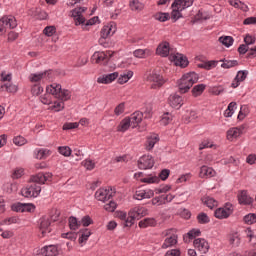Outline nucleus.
Wrapping results in <instances>:
<instances>
[{
	"instance_id": "f257e3e1",
	"label": "nucleus",
	"mask_w": 256,
	"mask_h": 256,
	"mask_svg": "<svg viewBox=\"0 0 256 256\" xmlns=\"http://www.w3.org/2000/svg\"><path fill=\"white\" fill-rule=\"evenodd\" d=\"M53 174L50 172L38 173L34 176H31L30 183L22 188L21 193L23 197L31 199V197H39L41 193V185L51 181Z\"/></svg>"
},
{
	"instance_id": "f03ea898",
	"label": "nucleus",
	"mask_w": 256,
	"mask_h": 256,
	"mask_svg": "<svg viewBox=\"0 0 256 256\" xmlns=\"http://www.w3.org/2000/svg\"><path fill=\"white\" fill-rule=\"evenodd\" d=\"M197 81H199V75H197V73L189 72L184 74L181 79L178 80V89L180 93H187Z\"/></svg>"
},
{
	"instance_id": "7ed1b4c3",
	"label": "nucleus",
	"mask_w": 256,
	"mask_h": 256,
	"mask_svg": "<svg viewBox=\"0 0 256 256\" xmlns=\"http://www.w3.org/2000/svg\"><path fill=\"white\" fill-rule=\"evenodd\" d=\"M191 5H193V0H174L171 5V19H173L174 21H178V19H181V17H183V14H181V12L185 11V9H188V7H191Z\"/></svg>"
},
{
	"instance_id": "20e7f679",
	"label": "nucleus",
	"mask_w": 256,
	"mask_h": 256,
	"mask_svg": "<svg viewBox=\"0 0 256 256\" xmlns=\"http://www.w3.org/2000/svg\"><path fill=\"white\" fill-rule=\"evenodd\" d=\"M47 93H51L53 97L56 99H60V101H69L71 99V92L69 90H62L61 84L53 83L47 86Z\"/></svg>"
},
{
	"instance_id": "39448f33",
	"label": "nucleus",
	"mask_w": 256,
	"mask_h": 256,
	"mask_svg": "<svg viewBox=\"0 0 256 256\" xmlns=\"http://www.w3.org/2000/svg\"><path fill=\"white\" fill-rule=\"evenodd\" d=\"M162 235L166 237L162 244V249H169L170 247H175L179 242V236L177 235V230L170 228L162 232Z\"/></svg>"
},
{
	"instance_id": "423d86ee",
	"label": "nucleus",
	"mask_w": 256,
	"mask_h": 256,
	"mask_svg": "<svg viewBox=\"0 0 256 256\" xmlns=\"http://www.w3.org/2000/svg\"><path fill=\"white\" fill-rule=\"evenodd\" d=\"M148 210L143 206H136L128 212V220L126 221V227H133L135 225V219H141L147 215Z\"/></svg>"
},
{
	"instance_id": "0eeeda50",
	"label": "nucleus",
	"mask_w": 256,
	"mask_h": 256,
	"mask_svg": "<svg viewBox=\"0 0 256 256\" xmlns=\"http://www.w3.org/2000/svg\"><path fill=\"white\" fill-rule=\"evenodd\" d=\"M147 81L150 83L151 89H161L167 83V79L157 71L151 72L147 77Z\"/></svg>"
},
{
	"instance_id": "6e6552de",
	"label": "nucleus",
	"mask_w": 256,
	"mask_h": 256,
	"mask_svg": "<svg viewBox=\"0 0 256 256\" xmlns=\"http://www.w3.org/2000/svg\"><path fill=\"white\" fill-rule=\"evenodd\" d=\"M17 27V19L15 16H4L0 19V35H5L7 29H15Z\"/></svg>"
},
{
	"instance_id": "1a4fd4ad",
	"label": "nucleus",
	"mask_w": 256,
	"mask_h": 256,
	"mask_svg": "<svg viewBox=\"0 0 256 256\" xmlns=\"http://www.w3.org/2000/svg\"><path fill=\"white\" fill-rule=\"evenodd\" d=\"M112 57H113V52L110 50L102 51V52H95L92 55V61H93V63L107 65V63H109V60Z\"/></svg>"
},
{
	"instance_id": "9d476101",
	"label": "nucleus",
	"mask_w": 256,
	"mask_h": 256,
	"mask_svg": "<svg viewBox=\"0 0 256 256\" xmlns=\"http://www.w3.org/2000/svg\"><path fill=\"white\" fill-rule=\"evenodd\" d=\"M233 213V204L226 203L223 207L217 208L214 212L216 219H229Z\"/></svg>"
},
{
	"instance_id": "9b49d317",
	"label": "nucleus",
	"mask_w": 256,
	"mask_h": 256,
	"mask_svg": "<svg viewBox=\"0 0 256 256\" xmlns=\"http://www.w3.org/2000/svg\"><path fill=\"white\" fill-rule=\"evenodd\" d=\"M51 70L40 73H31L28 77L30 83L40 84L41 81H49L51 79Z\"/></svg>"
},
{
	"instance_id": "f8f14e48",
	"label": "nucleus",
	"mask_w": 256,
	"mask_h": 256,
	"mask_svg": "<svg viewBox=\"0 0 256 256\" xmlns=\"http://www.w3.org/2000/svg\"><path fill=\"white\" fill-rule=\"evenodd\" d=\"M85 11H87L86 7H78L71 10L70 14L71 17H73L76 26L84 25L85 17L83 16V13H85Z\"/></svg>"
},
{
	"instance_id": "ddd939ff",
	"label": "nucleus",
	"mask_w": 256,
	"mask_h": 256,
	"mask_svg": "<svg viewBox=\"0 0 256 256\" xmlns=\"http://www.w3.org/2000/svg\"><path fill=\"white\" fill-rule=\"evenodd\" d=\"M111 197H113V189H111V187L100 188L95 192V198L97 201H102V203L109 201Z\"/></svg>"
},
{
	"instance_id": "4468645a",
	"label": "nucleus",
	"mask_w": 256,
	"mask_h": 256,
	"mask_svg": "<svg viewBox=\"0 0 256 256\" xmlns=\"http://www.w3.org/2000/svg\"><path fill=\"white\" fill-rule=\"evenodd\" d=\"M53 219L49 216H44L42 218H40L39 220V229L41 232L42 237H45L47 233H49L51 231V223H52Z\"/></svg>"
},
{
	"instance_id": "2eb2a0df",
	"label": "nucleus",
	"mask_w": 256,
	"mask_h": 256,
	"mask_svg": "<svg viewBox=\"0 0 256 256\" xmlns=\"http://www.w3.org/2000/svg\"><path fill=\"white\" fill-rule=\"evenodd\" d=\"M155 165V160L153 159V156L151 155H143L138 160V167L139 169H153V166Z\"/></svg>"
},
{
	"instance_id": "dca6fc26",
	"label": "nucleus",
	"mask_w": 256,
	"mask_h": 256,
	"mask_svg": "<svg viewBox=\"0 0 256 256\" xmlns=\"http://www.w3.org/2000/svg\"><path fill=\"white\" fill-rule=\"evenodd\" d=\"M173 199H175V196H173V194H162L153 198L151 202L152 205H156L157 207H159V205H166V203H171Z\"/></svg>"
},
{
	"instance_id": "f3484780",
	"label": "nucleus",
	"mask_w": 256,
	"mask_h": 256,
	"mask_svg": "<svg viewBox=\"0 0 256 256\" xmlns=\"http://www.w3.org/2000/svg\"><path fill=\"white\" fill-rule=\"evenodd\" d=\"M245 130V127L239 126V127H232L226 132V137L228 141H235V139H239L241 135H243V131Z\"/></svg>"
},
{
	"instance_id": "a211bd4d",
	"label": "nucleus",
	"mask_w": 256,
	"mask_h": 256,
	"mask_svg": "<svg viewBox=\"0 0 256 256\" xmlns=\"http://www.w3.org/2000/svg\"><path fill=\"white\" fill-rule=\"evenodd\" d=\"M170 60L173 61L174 65L177 67L185 68L189 65V60H187V57L183 56V54H172L170 55Z\"/></svg>"
},
{
	"instance_id": "6ab92c4d",
	"label": "nucleus",
	"mask_w": 256,
	"mask_h": 256,
	"mask_svg": "<svg viewBox=\"0 0 256 256\" xmlns=\"http://www.w3.org/2000/svg\"><path fill=\"white\" fill-rule=\"evenodd\" d=\"M117 77H119V72L104 74L97 78V83H100L102 85H109V83H113V81H115Z\"/></svg>"
},
{
	"instance_id": "aec40b11",
	"label": "nucleus",
	"mask_w": 256,
	"mask_h": 256,
	"mask_svg": "<svg viewBox=\"0 0 256 256\" xmlns=\"http://www.w3.org/2000/svg\"><path fill=\"white\" fill-rule=\"evenodd\" d=\"M194 247L197 251H200L202 254L209 252V242L203 238H197L194 240Z\"/></svg>"
},
{
	"instance_id": "412c9836",
	"label": "nucleus",
	"mask_w": 256,
	"mask_h": 256,
	"mask_svg": "<svg viewBox=\"0 0 256 256\" xmlns=\"http://www.w3.org/2000/svg\"><path fill=\"white\" fill-rule=\"evenodd\" d=\"M115 31H117V27H115V23L113 22L103 26L101 30L102 39H107V37H111L112 35H115Z\"/></svg>"
},
{
	"instance_id": "4be33fe9",
	"label": "nucleus",
	"mask_w": 256,
	"mask_h": 256,
	"mask_svg": "<svg viewBox=\"0 0 256 256\" xmlns=\"http://www.w3.org/2000/svg\"><path fill=\"white\" fill-rule=\"evenodd\" d=\"M128 120L130 121V125L132 129H135V127H138L139 123L143 121V112L141 111L134 112L133 114L130 115Z\"/></svg>"
},
{
	"instance_id": "5701e85b",
	"label": "nucleus",
	"mask_w": 256,
	"mask_h": 256,
	"mask_svg": "<svg viewBox=\"0 0 256 256\" xmlns=\"http://www.w3.org/2000/svg\"><path fill=\"white\" fill-rule=\"evenodd\" d=\"M238 202L240 205H252L253 198L249 196L247 190H242L238 193Z\"/></svg>"
},
{
	"instance_id": "b1692460",
	"label": "nucleus",
	"mask_w": 256,
	"mask_h": 256,
	"mask_svg": "<svg viewBox=\"0 0 256 256\" xmlns=\"http://www.w3.org/2000/svg\"><path fill=\"white\" fill-rule=\"evenodd\" d=\"M155 195L153 190H137L134 195V199L143 201V199H151Z\"/></svg>"
},
{
	"instance_id": "393cba45",
	"label": "nucleus",
	"mask_w": 256,
	"mask_h": 256,
	"mask_svg": "<svg viewBox=\"0 0 256 256\" xmlns=\"http://www.w3.org/2000/svg\"><path fill=\"white\" fill-rule=\"evenodd\" d=\"M41 253L44 256H58L59 255V248L57 247V245L44 246L41 249Z\"/></svg>"
},
{
	"instance_id": "a878e982",
	"label": "nucleus",
	"mask_w": 256,
	"mask_h": 256,
	"mask_svg": "<svg viewBox=\"0 0 256 256\" xmlns=\"http://www.w3.org/2000/svg\"><path fill=\"white\" fill-rule=\"evenodd\" d=\"M169 103L173 109H181L183 105V98L178 94H172L169 97Z\"/></svg>"
},
{
	"instance_id": "bb28decb",
	"label": "nucleus",
	"mask_w": 256,
	"mask_h": 256,
	"mask_svg": "<svg viewBox=\"0 0 256 256\" xmlns=\"http://www.w3.org/2000/svg\"><path fill=\"white\" fill-rule=\"evenodd\" d=\"M199 177L201 179H208V178H211V177H215V171L211 167L202 166L200 168Z\"/></svg>"
},
{
	"instance_id": "cd10ccee",
	"label": "nucleus",
	"mask_w": 256,
	"mask_h": 256,
	"mask_svg": "<svg viewBox=\"0 0 256 256\" xmlns=\"http://www.w3.org/2000/svg\"><path fill=\"white\" fill-rule=\"evenodd\" d=\"M170 49L171 48L169 47V42H162L158 45L156 53L161 57H168Z\"/></svg>"
},
{
	"instance_id": "c85d7f7f",
	"label": "nucleus",
	"mask_w": 256,
	"mask_h": 256,
	"mask_svg": "<svg viewBox=\"0 0 256 256\" xmlns=\"http://www.w3.org/2000/svg\"><path fill=\"white\" fill-rule=\"evenodd\" d=\"M153 54V51L151 49L146 48V49H137L133 52L134 57L137 59H147V57H151Z\"/></svg>"
},
{
	"instance_id": "c756f323",
	"label": "nucleus",
	"mask_w": 256,
	"mask_h": 256,
	"mask_svg": "<svg viewBox=\"0 0 256 256\" xmlns=\"http://www.w3.org/2000/svg\"><path fill=\"white\" fill-rule=\"evenodd\" d=\"M140 229H147V227H156L157 220L155 218H144L138 224Z\"/></svg>"
},
{
	"instance_id": "7c9ffc66",
	"label": "nucleus",
	"mask_w": 256,
	"mask_h": 256,
	"mask_svg": "<svg viewBox=\"0 0 256 256\" xmlns=\"http://www.w3.org/2000/svg\"><path fill=\"white\" fill-rule=\"evenodd\" d=\"M133 77V71L127 70L126 72L122 73L118 78L119 85H125L131 78Z\"/></svg>"
},
{
	"instance_id": "2f4dec72",
	"label": "nucleus",
	"mask_w": 256,
	"mask_h": 256,
	"mask_svg": "<svg viewBox=\"0 0 256 256\" xmlns=\"http://www.w3.org/2000/svg\"><path fill=\"white\" fill-rule=\"evenodd\" d=\"M89 237H91V230L84 229L80 231V237L78 239V242L80 245H83V243H87L89 240Z\"/></svg>"
},
{
	"instance_id": "473e14b6",
	"label": "nucleus",
	"mask_w": 256,
	"mask_h": 256,
	"mask_svg": "<svg viewBox=\"0 0 256 256\" xmlns=\"http://www.w3.org/2000/svg\"><path fill=\"white\" fill-rule=\"evenodd\" d=\"M141 183H147L151 185L153 183H159V176H155L153 174L147 175L144 178H140Z\"/></svg>"
},
{
	"instance_id": "72a5a7b5",
	"label": "nucleus",
	"mask_w": 256,
	"mask_h": 256,
	"mask_svg": "<svg viewBox=\"0 0 256 256\" xmlns=\"http://www.w3.org/2000/svg\"><path fill=\"white\" fill-rule=\"evenodd\" d=\"M229 243L232 247H239V245H241V237H239V233H232L229 237Z\"/></svg>"
},
{
	"instance_id": "f704fd0d",
	"label": "nucleus",
	"mask_w": 256,
	"mask_h": 256,
	"mask_svg": "<svg viewBox=\"0 0 256 256\" xmlns=\"http://www.w3.org/2000/svg\"><path fill=\"white\" fill-rule=\"evenodd\" d=\"M129 5L131 11H143V9H145V4L141 3L139 0H132Z\"/></svg>"
},
{
	"instance_id": "c9c22d12",
	"label": "nucleus",
	"mask_w": 256,
	"mask_h": 256,
	"mask_svg": "<svg viewBox=\"0 0 256 256\" xmlns=\"http://www.w3.org/2000/svg\"><path fill=\"white\" fill-rule=\"evenodd\" d=\"M129 127H131V122L129 121V118H124L118 125L117 131H119L120 133H125V131L129 129Z\"/></svg>"
},
{
	"instance_id": "e433bc0d",
	"label": "nucleus",
	"mask_w": 256,
	"mask_h": 256,
	"mask_svg": "<svg viewBox=\"0 0 256 256\" xmlns=\"http://www.w3.org/2000/svg\"><path fill=\"white\" fill-rule=\"evenodd\" d=\"M222 62L221 67L222 69H231L233 67H237L239 65V62L237 60H220Z\"/></svg>"
},
{
	"instance_id": "4c0bfd02",
	"label": "nucleus",
	"mask_w": 256,
	"mask_h": 256,
	"mask_svg": "<svg viewBox=\"0 0 256 256\" xmlns=\"http://www.w3.org/2000/svg\"><path fill=\"white\" fill-rule=\"evenodd\" d=\"M159 141V137L158 136H150L147 138L146 140V149L147 151H151V149H153V147H155V144Z\"/></svg>"
},
{
	"instance_id": "58836bf2",
	"label": "nucleus",
	"mask_w": 256,
	"mask_h": 256,
	"mask_svg": "<svg viewBox=\"0 0 256 256\" xmlns=\"http://www.w3.org/2000/svg\"><path fill=\"white\" fill-rule=\"evenodd\" d=\"M68 221L71 231H77V229L81 227V221L77 220V218L73 216H71Z\"/></svg>"
},
{
	"instance_id": "ea45409f",
	"label": "nucleus",
	"mask_w": 256,
	"mask_h": 256,
	"mask_svg": "<svg viewBox=\"0 0 256 256\" xmlns=\"http://www.w3.org/2000/svg\"><path fill=\"white\" fill-rule=\"evenodd\" d=\"M219 42L224 45V47H231L235 42V39L231 36H222L219 38Z\"/></svg>"
},
{
	"instance_id": "a19ab883",
	"label": "nucleus",
	"mask_w": 256,
	"mask_h": 256,
	"mask_svg": "<svg viewBox=\"0 0 256 256\" xmlns=\"http://www.w3.org/2000/svg\"><path fill=\"white\" fill-rule=\"evenodd\" d=\"M205 84H198L193 87L192 89V95L193 97H199V95L203 94V91H205Z\"/></svg>"
},
{
	"instance_id": "79ce46f5",
	"label": "nucleus",
	"mask_w": 256,
	"mask_h": 256,
	"mask_svg": "<svg viewBox=\"0 0 256 256\" xmlns=\"http://www.w3.org/2000/svg\"><path fill=\"white\" fill-rule=\"evenodd\" d=\"M51 155V151L47 149L36 150V159H47Z\"/></svg>"
},
{
	"instance_id": "37998d69",
	"label": "nucleus",
	"mask_w": 256,
	"mask_h": 256,
	"mask_svg": "<svg viewBox=\"0 0 256 256\" xmlns=\"http://www.w3.org/2000/svg\"><path fill=\"white\" fill-rule=\"evenodd\" d=\"M197 221L200 223V225H207L211 219H209V216L205 212H201L197 215Z\"/></svg>"
},
{
	"instance_id": "c03bdc74",
	"label": "nucleus",
	"mask_w": 256,
	"mask_h": 256,
	"mask_svg": "<svg viewBox=\"0 0 256 256\" xmlns=\"http://www.w3.org/2000/svg\"><path fill=\"white\" fill-rule=\"evenodd\" d=\"M51 95H53L52 93L47 92L42 96H40V101L41 103H43V105H52L53 101L51 100L52 97Z\"/></svg>"
},
{
	"instance_id": "a18cd8bd",
	"label": "nucleus",
	"mask_w": 256,
	"mask_h": 256,
	"mask_svg": "<svg viewBox=\"0 0 256 256\" xmlns=\"http://www.w3.org/2000/svg\"><path fill=\"white\" fill-rule=\"evenodd\" d=\"M64 108H65V103H63L62 100L55 101L50 106L51 111H56V112L63 111Z\"/></svg>"
},
{
	"instance_id": "49530a36",
	"label": "nucleus",
	"mask_w": 256,
	"mask_h": 256,
	"mask_svg": "<svg viewBox=\"0 0 256 256\" xmlns=\"http://www.w3.org/2000/svg\"><path fill=\"white\" fill-rule=\"evenodd\" d=\"M116 217L120 219V221H123L124 227H127V221H129V216H127V212L125 211H116L115 213Z\"/></svg>"
},
{
	"instance_id": "de8ad7c7",
	"label": "nucleus",
	"mask_w": 256,
	"mask_h": 256,
	"mask_svg": "<svg viewBox=\"0 0 256 256\" xmlns=\"http://www.w3.org/2000/svg\"><path fill=\"white\" fill-rule=\"evenodd\" d=\"M19 217L17 216H12V217H9V218H5L4 220H2L0 222L1 225H13V224H17L19 223Z\"/></svg>"
},
{
	"instance_id": "09e8293b",
	"label": "nucleus",
	"mask_w": 256,
	"mask_h": 256,
	"mask_svg": "<svg viewBox=\"0 0 256 256\" xmlns=\"http://www.w3.org/2000/svg\"><path fill=\"white\" fill-rule=\"evenodd\" d=\"M42 92H43V88H42L41 84H34V85H32V87H31V94L34 97H39V95H41Z\"/></svg>"
},
{
	"instance_id": "8fccbe9b",
	"label": "nucleus",
	"mask_w": 256,
	"mask_h": 256,
	"mask_svg": "<svg viewBox=\"0 0 256 256\" xmlns=\"http://www.w3.org/2000/svg\"><path fill=\"white\" fill-rule=\"evenodd\" d=\"M171 121H173V115H171L169 112H166L162 115L160 123L161 125H169Z\"/></svg>"
},
{
	"instance_id": "3c124183",
	"label": "nucleus",
	"mask_w": 256,
	"mask_h": 256,
	"mask_svg": "<svg viewBox=\"0 0 256 256\" xmlns=\"http://www.w3.org/2000/svg\"><path fill=\"white\" fill-rule=\"evenodd\" d=\"M58 153H60V155H63L64 157H71L72 151L69 146H59Z\"/></svg>"
},
{
	"instance_id": "603ef678",
	"label": "nucleus",
	"mask_w": 256,
	"mask_h": 256,
	"mask_svg": "<svg viewBox=\"0 0 256 256\" xmlns=\"http://www.w3.org/2000/svg\"><path fill=\"white\" fill-rule=\"evenodd\" d=\"M229 4L232 7H235V9H243L244 11L245 9H247V5H245L243 2L239 0H229Z\"/></svg>"
},
{
	"instance_id": "864d4df0",
	"label": "nucleus",
	"mask_w": 256,
	"mask_h": 256,
	"mask_svg": "<svg viewBox=\"0 0 256 256\" xmlns=\"http://www.w3.org/2000/svg\"><path fill=\"white\" fill-rule=\"evenodd\" d=\"M145 119H151V117H153V106L151 105H147L143 108L142 111Z\"/></svg>"
},
{
	"instance_id": "5fc2aeb1",
	"label": "nucleus",
	"mask_w": 256,
	"mask_h": 256,
	"mask_svg": "<svg viewBox=\"0 0 256 256\" xmlns=\"http://www.w3.org/2000/svg\"><path fill=\"white\" fill-rule=\"evenodd\" d=\"M245 235L249 239L250 243H252V245H256V236L251 228H247L245 230Z\"/></svg>"
},
{
	"instance_id": "6e6d98bb",
	"label": "nucleus",
	"mask_w": 256,
	"mask_h": 256,
	"mask_svg": "<svg viewBox=\"0 0 256 256\" xmlns=\"http://www.w3.org/2000/svg\"><path fill=\"white\" fill-rule=\"evenodd\" d=\"M4 191L8 194L15 193L17 191V184H15V183H6L4 185Z\"/></svg>"
},
{
	"instance_id": "4d7b16f0",
	"label": "nucleus",
	"mask_w": 256,
	"mask_h": 256,
	"mask_svg": "<svg viewBox=\"0 0 256 256\" xmlns=\"http://www.w3.org/2000/svg\"><path fill=\"white\" fill-rule=\"evenodd\" d=\"M218 64H219V61L211 60L204 63L201 67H203L207 71H211V69H215V67H217Z\"/></svg>"
},
{
	"instance_id": "13d9d810",
	"label": "nucleus",
	"mask_w": 256,
	"mask_h": 256,
	"mask_svg": "<svg viewBox=\"0 0 256 256\" xmlns=\"http://www.w3.org/2000/svg\"><path fill=\"white\" fill-rule=\"evenodd\" d=\"M43 33L46 37H53L57 33V28L55 26H47L44 28Z\"/></svg>"
},
{
	"instance_id": "bf43d9fd",
	"label": "nucleus",
	"mask_w": 256,
	"mask_h": 256,
	"mask_svg": "<svg viewBox=\"0 0 256 256\" xmlns=\"http://www.w3.org/2000/svg\"><path fill=\"white\" fill-rule=\"evenodd\" d=\"M204 205L208 206L209 209L217 207L218 202L211 197L204 198Z\"/></svg>"
},
{
	"instance_id": "052dcab7",
	"label": "nucleus",
	"mask_w": 256,
	"mask_h": 256,
	"mask_svg": "<svg viewBox=\"0 0 256 256\" xmlns=\"http://www.w3.org/2000/svg\"><path fill=\"white\" fill-rule=\"evenodd\" d=\"M199 235H201V230L192 229L184 236V239H187V237L188 239H195V237H199Z\"/></svg>"
},
{
	"instance_id": "680f3d73",
	"label": "nucleus",
	"mask_w": 256,
	"mask_h": 256,
	"mask_svg": "<svg viewBox=\"0 0 256 256\" xmlns=\"http://www.w3.org/2000/svg\"><path fill=\"white\" fill-rule=\"evenodd\" d=\"M244 223L247 225H253V223H256V214L250 213L244 216Z\"/></svg>"
},
{
	"instance_id": "e2e57ef3",
	"label": "nucleus",
	"mask_w": 256,
	"mask_h": 256,
	"mask_svg": "<svg viewBox=\"0 0 256 256\" xmlns=\"http://www.w3.org/2000/svg\"><path fill=\"white\" fill-rule=\"evenodd\" d=\"M169 13H163V12H159L155 15V19H157V21H161V23H165V21H169Z\"/></svg>"
},
{
	"instance_id": "0e129e2a",
	"label": "nucleus",
	"mask_w": 256,
	"mask_h": 256,
	"mask_svg": "<svg viewBox=\"0 0 256 256\" xmlns=\"http://www.w3.org/2000/svg\"><path fill=\"white\" fill-rule=\"evenodd\" d=\"M14 145H17L18 147H22V145H25L27 143V139L23 136H16L13 139Z\"/></svg>"
},
{
	"instance_id": "69168bd1",
	"label": "nucleus",
	"mask_w": 256,
	"mask_h": 256,
	"mask_svg": "<svg viewBox=\"0 0 256 256\" xmlns=\"http://www.w3.org/2000/svg\"><path fill=\"white\" fill-rule=\"evenodd\" d=\"M247 115H249V108L247 106H242L238 114V119L240 121H243V119L247 117Z\"/></svg>"
},
{
	"instance_id": "338daca9",
	"label": "nucleus",
	"mask_w": 256,
	"mask_h": 256,
	"mask_svg": "<svg viewBox=\"0 0 256 256\" xmlns=\"http://www.w3.org/2000/svg\"><path fill=\"white\" fill-rule=\"evenodd\" d=\"M225 88L223 86H213L210 88V93L212 95H221V93H224Z\"/></svg>"
},
{
	"instance_id": "774afa93",
	"label": "nucleus",
	"mask_w": 256,
	"mask_h": 256,
	"mask_svg": "<svg viewBox=\"0 0 256 256\" xmlns=\"http://www.w3.org/2000/svg\"><path fill=\"white\" fill-rule=\"evenodd\" d=\"M164 256H181V249L175 248L168 250Z\"/></svg>"
}]
</instances>
